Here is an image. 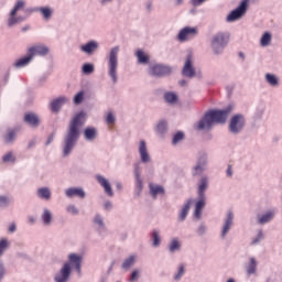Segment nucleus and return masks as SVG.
Returning <instances> with one entry per match:
<instances>
[{"label":"nucleus","mask_w":282,"mask_h":282,"mask_svg":"<svg viewBox=\"0 0 282 282\" xmlns=\"http://www.w3.org/2000/svg\"><path fill=\"white\" fill-rule=\"evenodd\" d=\"M270 43H272V34H270V32H265L260 40V45L262 47H268V45H270Z\"/></svg>","instance_id":"nucleus-31"},{"label":"nucleus","mask_w":282,"mask_h":282,"mask_svg":"<svg viewBox=\"0 0 282 282\" xmlns=\"http://www.w3.org/2000/svg\"><path fill=\"white\" fill-rule=\"evenodd\" d=\"M35 221H36V218L34 216H29L28 217V223L29 224H35Z\"/></svg>","instance_id":"nucleus-57"},{"label":"nucleus","mask_w":282,"mask_h":282,"mask_svg":"<svg viewBox=\"0 0 282 282\" xmlns=\"http://www.w3.org/2000/svg\"><path fill=\"white\" fill-rule=\"evenodd\" d=\"M15 138H17V130L9 129L7 134L4 135V142H7V144H10L11 142H14Z\"/></svg>","instance_id":"nucleus-33"},{"label":"nucleus","mask_w":282,"mask_h":282,"mask_svg":"<svg viewBox=\"0 0 282 282\" xmlns=\"http://www.w3.org/2000/svg\"><path fill=\"white\" fill-rule=\"evenodd\" d=\"M68 261L64 263L59 272H57L54 276L55 282H67L69 281V274H72V268H75L77 273L80 275V263H83V257L70 253L68 256Z\"/></svg>","instance_id":"nucleus-3"},{"label":"nucleus","mask_w":282,"mask_h":282,"mask_svg":"<svg viewBox=\"0 0 282 282\" xmlns=\"http://www.w3.org/2000/svg\"><path fill=\"white\" fill-rule=\"evenodd\" d=\"M37 197H40V199H50L52 192L47 187H41L37 189Z\"/></svg>","instance_id":"nucleus-27"},{"label":"nucleus","mask_w":282,"mask_h":282,"mask_svg":"<svg viewBox=\"0 0 282 282\" xmlns=\"http://www.w3.org/2000/svg\"><path fill=\"white\" fill-rule=\"evenodd\" d=\"M17 230V225L12 224L9 227V232H14Z\"/></svg>","instance_id":"nucleus-60"},{"label":"nucleus","mask_w":282,"mask_h":282,"mask_svg":"<svg viewBox=\"0 0 282 282\" xmlns=\"http://www.w3.org/2000/svg\"><path fill=\"white\" fill-rule=\"evenodd\" d=\"M151 239H152L153 246L155 248H158V246H160V243H162V239L160 238V231H158V230L152 231Z\"/></svg>","instance_id":"nucleus-35"},{"label":"nucleus","mask_w":282,"mask_h":282,"mask_svg":"<svg viewBox=\"0 0 282 282\" xmlns=\"http://www.w3.org/2000/svg\"><path fill=\"white\" fill-rule=\"evenodd\" d=\"M113 0H100L99 3L100 6H108V3H111Z\"/></svg>","instance_id":"nucleus-59"},{"label":"nucleus","mask_w":282,"mask_h":282,"mask_svg":"<svg viewBox=\"0 0 282 282\" xmlns=\"http://www.w3.org/2000/svg\"><path fill=\"white\" fill-rule=\"evenodd\" d=\"M164 99L169 105H175V102H177V95L175 93L167 91L164 94Z\"/></svg>","instance_id":"nucleus-34"},{"label":"nucleus","mask_w":282,"mask_h":282,"mask_svg":"<svg viewBox=\"0 0 282 282\" xmlns=\"http://www.w3.org/2000/svg\"><path fill=\"white\" fill-rule=\"evenodd\" d=\"M67 213H69L70 215H78V208H76V206L74 205H69L66 208Z\"/></svg>","instance_id":"nucleus-51"},{"label":"nucleus","mask_w":282,"mask_h":282,"mask_svg":"<svg viewBox=\"0 0 282 282\" xmlns=\"http://www.w3.org/2000/svg\"><path fill=\"white\" fill-rule=\"evenodd\" d=\"M184 268H185L184 264L178 265L177 273L174 275L175 281H180V279L184 276V272H185Z\"/></svg>","instance_id":"nucleus-41"},{"label":"nucleus","mask_w":282,"mask_h":282,"mask_svg":"<svg viewBox=\"0 0 282 282\" xmlns=\"http://www.w3.org/2000/svg\"><path fill=\"white\" fill-rule=\"evenodd\" d=\"M30 61H32V57H31L30 54H28V56L18 59L13 64V66H15V67H25V65H30Z\"/></svg>","instance_id":"nucleus-32"},{"label":"nucleus","mask_w":282,"mask_h":282,"mask_svg":"<svg viewBox=\"0 0 282 282\" xmlns=\"http://www.w3.org/2000/svg\"><path fill=\"white\" fill-rule=\"evenodd\" d=\"M3 162H14V155H12V152L7 153L2 158Z\"/></svg>","instance_id":"nucleus-50"},{"label":"nucleus","mask_w":282,"mask_h":282,"mask_svg":"<svg viewBox=\"0 0 282 282\" xmlns=\"http://www.w3.org/2000/svg\"><path fill=\"white\" fill-rule=\"evenodd\" d=\"M65 195L67 197H80V199L85 198V191L79 187H70L65 191Z\"/></svg>","instance_id":"nucleus-20"},{"label":"nucleus","mask_w":282,"mask_h":282,"mask_svg":"<svg viewBox=\"0 0 282 282\" xmlns=\"http://www.w3.org/2000/svg\"><path fill=\"white\" fill-rule=\"evenodd\" d=\"M139 155L143 164L151 162V155L149 154V149L147 148V142L144 140L139 142Z\"/></svg>","instance_id":"nucleus-14"},{"label":"nucleus","mask_w":282,"mask_h":282,"mask_svg":"<svg viewBox=\"0 0 282 282\" xmlns=\"http://www.w3.org/2000/svg\"><path fill=\"white\" fill-rule=\"evenodd\" d=\"M3 274H6V268H3V263L0 261V281L3 279Z\"/></svg>","instance_id":"nucleus-56"},{"label":"nucleus","mask_w":282,"mask_h":282,"mask_svg":"<svg viewBox=\"0 0 282 282\" xmlns=\"http://www.w3.org/2000/svg\"><path fill=\"white\" fill-rule=\"evenodd\" d=\"M204 166H206V155L198 160L197 165L194 167V175H199V173H203Z\"/></svg>","instance_id":"nucleus-24"},{"label":"nucleus","mask_w":282,"mask_h":282,"mask_svg":"<svg viewBox=\"0 0 282 282\" xmlns=\"http://www.w3.org/2000/svg\"><path fill=\"white\" fill-rule=\"evenodd\" d=\"M83 74H94V65L93 64H84L83 65Z\"/></svg>","instance_id":"nucleus-42"},{"label":"nucleus","mask_w":282,"mask_h":282,"mask_svg":"<svg viewBox=\"0 0 282 282\" xmlns=\"http://www.w3.org/2000/svg\"><path fill=\"white\" fill-rule=\"evenodd\" d=\"M118 54H120V47L115 46L107 55V72L110 80L113 84L118 83Z\"/></svg>","instance_id":"nucleus-4"},{"label":"nucleus","mask_w":282,"mask_h":282,"mask_svg":"<svg viewBox=\"0 0 282 282\" xmlns=\"http://www.w3.org/2000/svg\"><path fill=\"white\" fill-rule=\"evenodd\" d=\"M24 121L31 127H39V117L34 113H26L24 116Z\"/></svg>","instance_id":"nucleus-23"},{"label":"nucleus","mask_w":282,"mask_h":282,"mask_svg":"<svg viewBox=\"0 0 282 282\" xmlns=\"http://www.w3.org/2000/svg\"><path fill=\"white\" fill-rule=\"evenodd\" d=\"M96 50H98V42L96 41H90L80 46V52L88 55H91L94 52H96Z\"/></svg>","instance_id":"nucleus-18"},{"label":"nucleus","mask_w":282,"mask_h":282,"mask_svg":"<svg viewBox=\"0 0 282 282\" xmlns=\"http://www.w3.org/2000/svg\"><path fill=\"white\" fill-rule=\"evenodd\" d=\"M151 6H152V3H151V2H148V3H147V9H148V10H151Z\"/></svg>","instance_id":"nucleus-64"},{"label":"nucleus","mask_w":282,"mask_h":282,"mask_svg":"<svg viewBox=\"0 0 282 282\" xmlns=\"http://www.w3.org/2000/svg\"><path fill=\"white\" fill-rule=\"evenodd\" d=\"M8 248V240L7 239H1L0 240V257L6 252V249Z\"/></svg>","instance_id":"nucleus-46"},{"label":"nucleus","mask_w":282,"mask_h":282,"mask_svg":"<svg viewBox=\"0 0 282 282\" xmlns=\"http://www.w3.org/2000/svg\"><path fill=\"white\" fill-rule=\"evenodd\" d=\"M198 235H204L206 232V226L200 225L197 229Z\"/></svg>","instance_id":"nucleus-55"},{"label":"nucleus","mask_w":282,"mask_h":282,"mask_svg":"<svg viewBox=\"0 0 282 282\" xmlns=\"http://www.w3.org/2000/svg\"><path fill=\"white\" fill-rule=\"evenodd\" d=\"M105 208H106V210H109L111 208V202H106Z\"/></svg>","instance_id":"nucleus-62"},{"label":"nucleus","mask_w":282,"mask_h":282,"mask_svg":"<svg viewBox=\"0 0 282 282\" xmlns=\"http://www.w3.org/2000/svg\"><path fill=\"white\" fill-rule=\"evenodd\" d=\"M265 80H267L268 84L271 85V87H276V85H279V78H276L272 74H267L265 75Z\"/></svg>","instance_id":"nucleus-37"},{"label":"nucleus","mask_w":282,"mask_h":282,"mask_svg":"<svg viewBox=\"0 0 282 282\" xmlns=\"http://www.w3.org/2000/svg\"><path fill=\"white\" fill-rule=\"evenodd\" d=\"M137 57L139 63H149V56H147L142 51L137 52Z\"/></svg>","instance_id":"nucleus-39"},{"label":"nucleus","mask_w":282,"mask_h":282,"mask_svg":"<svg viewBox=\"0 0 282 282\" xmlns=\"http://www.w3.org/2000/svg\"><path fill=\"white\" fill-rule=\"evenodd\" d=\"M150 193L152 197H158V195H164V187L160 185L150 184Z\"/></svg>","instance_id":"nucleus-25"},{"label":"nucleus","mask_w":282,"mask_h":282,"mask_svg":"<svg viewBox=\"0 0 282 282\" xmlns=\"http://www.w3.org/2000/svg\"><path fill=\"white\" fill-rule=\"evenodd\" d=\"M227 176L232 177V166L230 165H228V169H227Z\"/></svg>","instance_id":"nucleus-58"},{"label":"nucleus","mask_w":282,"mask_h":282,"mask_svg":"<svg viewBox=\"0 0 282 282\" xmlns=\"http://www.w3.org/2000/svg\"><path fill=\"white\" fill-rule=\"evenodd\" d=\"M21 8H25V1L18 0L14 4L13 9L9 13V18H8V26L9 28H14V25H17L19 23H23V21L25 20V17L17 15V12H19V10H21Z\"/></svg>","instance_id":"nucleus-6"},{"label":"nucleus","mask_w":282,"mask_h":282,"mask_svg":"<svg viewBox=\"0 0 282 282\" xmlns=\"http://www.w3.org/2000/svg\"><path fill=\"white\" fill-rule=\"evenodd\" d=\"M156 131L159 133H164V131H166V121L164 120L160 121L156 126Z\"/></svg>","instance_id":"nucleus-43"},{"label":"nucleus","mask_w":282,"mask_h":282,"mask_svg":"<svg viewBox=\"0 0 282 282\" xmlns=\"http://www.w3.org/2000/svg\"><path fill=\"white\" fill-rule=\"evenodd\" d=\"M96 128H86L84 131V137L86 140H89L90 142L96 140Z\"/></svg>","instance_id":"nucleus-30"},{"label":"nucleus","mask_w":282,"mask_h":282,"mask_svg":"<svg viewBox=\"0 0 282 282\" xmlns=\"http://www.w3.org/2000/svg\"><path fill=\"white\" fill-rule=\"evenodd\" d=\"M234 221H235V214H232V212H228L227 216L224 219L221 231H220L221 239H226V236L228 235V232H230V228H232Z\"/></svg>","instance_id":"nucleus-10"},{"label":"nucleus","mask_w":282,"mask_h":282,"mask_svg":"<svg viewBox=\"0 0 282 282\" xmlns=\"http://www.w3.org/2000/svg\"><path fill=\"white\" fill-rule=\"evenodd\" d=\"M94 224H97L101 230L105 228V223H102V217H100V215L95 216Z\"/></svg>","instance_id":"nucleus-47"},{"label":"nucleus","mask_w":282,"mask_h":282,"mask_svg":"<svg viewBox=\"0 0 282 282\" xmlns=\"http://www.w3.org/2000/svg\"><path fill=\"white\" fill-rule=\"evenodd\" d=\"M263 239V231L259 230L257 237L252 240V246H256V243H259Z\"/></svg>","instance_id":"nucleus-49"},{"label":"nucleus","mask_w":282,"mask_h":282,"mask_svg":"<svg viewBox=\"0 0 282 282\" xmlns=\"http://www.w3.org/2000/svg\"><path fill=\"white\" fill-rule=\"evenodd\" d=\"M267 282H278V281H276V279H274V278H269V279L267 280Z\"/></svg>","instance_id":"nucleus-63"},{"label":"nucleus","mask_w":282,"mask_h":282,"mask_svg":"<svg viewBox=\"0 0 282 282\" xmlns=\"http://www.w3.org/2000/svg\"><path fill=\"white\" fill-rule=\"evenodd\" d=\"M191 206H193V198H189L181 209V213L178 215L180 221H184V219L188 217V210H191Z\"/></svg>","instance_id":"nucleus-21"},{"label":"nucleus","mask_w":282,"mask_h":282,"mask_svg":"<svg viewBox=\"0 0 282 282\" xmlns=\"http://www.w3.org/2000/svg\"><path fill=\"white\" fill-rule=\"evenodd\" d=\"M180 240L173 239L170 243V252H175L180 249Z\"/></svg>","instance_id":"nucleus-40"},{"label":"nucleus","mask_w":282,"mask_h":282,"mask_svg":"<svg viewBox=\"0 0 282 282\" xmlns=\"http://www.w3.org/2000/svg\"><path fill=\"white\" fill-rule=\"evenodd\" d=\"M52 212H50V209H44L43 214H42V221L44 224V226H50L52 224Z\"/></svg>","instance_id":"nucleus-29"},{"label":"nucleus","mask_w":282,"mask_h":282,"mask_svg":"<svg viewBox=\"0 0 282 282\" xmlns=\"http://www.w3.org/2000/svg\"><path fill=\"white\" fill-rule=\"evenodd\" d=\"M230 41V35L228 33L219 32L216 33L212 39V50L214 54H221L226 50Z\"/></svg>","instance_id":"nucleus-5"},{"label":"nucleus","mask_w":282,"mask_h":282,"mask_svg":"<svg viewBox=\"0 0 282 282\" xmlns=\"http://www.w3.org/2000/svg\"><path fill=\"white\" fill-rule=\"evenodd\" d=\"M31 12H39L42 14L45 21H50V19H52V15L54 14V9L50 7H40V8L31 9Z\"/></svg>","instance_id":"nucleus-16"},{"label":"nucleus","mask_w":282,"mask_h":282,"mask_svg":"<svg viewBox=\"0 0 282 282\" xmlns=\"http://www.w3.org/2000/svg\"><path fill=\"white\" fill-rule=\"evenodd\" d=\"M10 200L6 196H0V206H8Z\"/></svg>","instance_id":"nucleus-54"},{"label":"nucleus","mask_w":282,"mask_h":282,"mask_svg":"<svg viewBox=\"0 0 282 282\" xmlns=\"http://www.w3.org/2000/svg\"><path fill=\"white\" fill-rule=\"evenodd\" d=\"M248 3H250V0H242L240 4L227 15V23H235V21L242 19L246 12H248Z\"/></svg>","instance_id":"nucleus-7"},{"label":"nucleus","mask_w":282,"mask_h":282,"mask_svg":"<svg viewBox=\"0 0 282 282\" xmlns=\"http://www.w3.org/2000/svg\"><path fill=\"white\" fill-rule=\"evenodd\" d=\"M182 74L186 78H193V76H195V67H193V55H187Z\"/></svg>","instance_id":"nucleus-12"},{"label":"nucleus","mask_w":282,"mask_h":282,"mask_svg":"<svg viewBox=\"0 0 282 282\" xmlns=\"http://www.w3.org/2000/svg\"><path fill=\"white\" fill-rule=\"evenodd\" d=\"M248 276H252V274H257V259L250 258L249 263L246 267Z\"/></svg>","instance_id":"nucleus-22"},{"label":"nucleus","mask_w":282,"mask_h":282,"mask_svg":"<svg viewBox=\"0 0 282 282\" xmlns=\"http://www.w3.org/2000/svg\"><path fill=\"white\" fill-rule=\"evenodd\" d=\"M206 188H208V178L203 177L198 185V197H206V195L204 194Z\"/></svg>","instance_id":"nucleus-26"},{"label":"nucleus","mask_w":282,"mask_h":282,"mask_svg":"<svg viewBox=\"0 0 282 282\" xmlns=\"http://www.w3.org/2000/svg\"><path fill=\"white\" fill-rule=\"evenodd\" d=\"M139 276L140 272H138V270H134L130 276V282L138 281Z\"/></svg>","instance_id":"nucleus-53"},{"label":"nucleus","mask_w":282,"mask_h":282,"mask_svg":"<svg viewBox=\"0 0 282 282\" xmlns=\"http://www.w3.org/2000/svg\"><path fill=\"white\" fill-rule=\"evenodd\" d=\"M208 0H191V4L194 6V8H197L202 6V3H206Z\"/></svg>","instance_id":"nucleus-52"},{"label":"nucleus","mask_w":282,"mask_h":282,"mask_svg":"<svg viewBox=\"0 0 282 282\" xmlns=\"http://www.w3.org/2000/svg\"><path fill=\"white\" fill-rule=\"evenodd\" d=\"M274 219V212H268L258 218L259 224H269Z\"/></svg>","instance_id":"nucleus-28"},{"label":"nucleus","mask_w":282,"mask_h":282,"mask_svg":"<svg viewBox=\"0 0 282 282\" xmlns=\"http://www.w3.org/2000/svg\"><path fill=\"white\" fill-rule=\"evenodd\" d=\"M198 33L199 31L197 30L196 26H185L178 32L177 40L181 43H184L186 41H191V39H195V36H197Z\"/></svg>","instance_id":"nucleus-9"},{"label":"nucleus","mask_w":282,"mask_h":282,"mask_svg":"<svg viewBox=\"0 0 282 282\" xmlns=\"http://www.w3.org/2000/svg\"><path fill=\"white\" fill-rule=\"evenodd\" d=\"M86 118L87 113H85V111H80L69 122L67 133L64 138V158H67V155L74 151V147H76V142H78V138H80V127L85 124Z\"/></svg>","instance_id":"nucleus-1"},{"label":"nucleus","mask_w":282,"mask_h":282,"mask_svg":"<svg viewBox=\"0 0 282 282\" xmlns=\"http://www.w3.org/2000/svg\"><path fill=\"white\" fill-rule=\"evenodd\" d=\"M232 109H235V107L232 105H229L224 110H210L206 112L203 119H200L197 123L198 131H204V129H210L215 123L224 124Z\"/></svg>","instance_id":"nucleus-2"},{"label":"nucleus","mask_w":282,"mask_h":282,"mask_svg":"<svg viewBox=\"0 0 282 282\" xmlns=\"http://www.w3.org/2000/svg\"><path fill=\"white\" fill-rule=\"evenodd\" d=\"M246 127V117L243 115H235L229 122L230 133H241Z\"/></svg>","instance_id":"nucleus-8"},{"label":"nucleus","mask_w":282,"mask_h":282,"mask_svg":"<svg viewBox=\"0 0 282 282\" xmlns=\"http://www.w3.org/2000/svg\"><path fill=\"white\" fill-rule=\"evenodd\" d=\"M106 122L107 124H113L116 122V117L113 116L112 112H108L106 117Z\"/></svg>","instance_id":"nucleus-48"},{"label":"nucleus","mask_w":282,"mask_h":282,"mask_svg":"<svg viewBox=\"0 0 282 282\" xmlns=\"http://www.w3.org/2000/svg\"><path fill=\"white\" fill-rule=\"evenodd\" d=\"M50 53V48L43 44H37L29 47L28 54L31 55V58H34V56H47Z\"/></svg>","instance_id":"nucleus-11"},{"label":"nucleus","mask_w":282,"mask_h":282,"mask_svg":"<svg viewBox=\"0 0 282 282\" xmlns=\"http://www.w3.org/2000/svg\"><path fill=\"white\" fill-rule=\"evenodd\" d=\"M204 206H206V196L198 197V200L195 204V212H194V216L196 217V219L202 218V210Z\"/></svg>","instance_id":"nucleus-19"},{"label":"nucleus","mask_w":282,"mask_h":282,"mask_svg":"<svg viewBox=\"0 0 282 282\" xmlns=\"http://www.w3.org/2000/svg\"><path fill=\"white\" fill-rule=\"evenodd\" d=\"M67 102H69V99L67 97H58L57 99H54L51 102V111H53L54 113L61 111V107H63V105Z\"/></svg>","instance_id":"nucleus-17"},{"label":"nucleus","mask_w":282,"mask_h":282,"mask_svg":"<svg viewBox=\"0 0 282 282\" xmlns=\"http://www.w3.org/2000/svg\"><path fill=\"white\" fill-rule=\"evenodd\" d=\"M85 96V93L79 91L77 95H75L74 102L75 105H80L83 102V98Z\"/></svg>","instance_id":"nucleus-45"},{"label":"nucleus","mask_w":282,"mask_h":282,"mask_svg":"<svg viewBox=\"0 0 282 282\" xmlns=\"http://www.w3.org/2000/svg\"><path fill=\"white\" fill-rule=\"evenodd\" d=\"M134 175H135V186H137V189L140 192L142 191V178L140 177V170L138 167L134 169Z\"/></svg>","instance_id":"nucleus-38"},{"label":"nucleus","mask_w":282,"mask_h":282,"mask_svg":"<svg viewBox=\"0 0 282 282\" xmlns=\"http://www.w3.org/2000/svg\"><path fill=\"white\" fill-rule=\"evenodd\" d=\"M96 180L100 186H102L106 194H108L109 197H113V191L111 189V184L109 183V180L105 178L102 175H97Z\"/></svg>","instance_id":"nucleus-15"},{"label":"nucleus","mask_w":282,"mask_h":282,"mask_svg":"<svg viewBox=\"0 0 282 282\" xmlns=\"http://www.w3.org/2000/svg\"><path fill=\"white\" fill-rule=\"evenodd\" d=\"M53 141H54V134H51L46 141V144H52Z\"/></svg>","instance_id":"nucleus-61"},{"label":"nucleus","mask_w":282,"mask_h":282,"mask_svg":"<svg viewBox=\"0 0 282 282\" xmlns=\"http://www.w3.org/2000/svg\"><path fill=\"white\" fill-rule=\"evenodd\" d=\"M151 76H169L171 74V67L162 64H155L150 68Z\"/></svg>","instance_id":"nucleus-13"},{"label":"nucleus","mask_w":282,"mask_h":282,"mask_svg":"<svg viewBox=\"0 0 282 282\" xmlns=\"http://www.w3.org/2000/svg\"><path fill=\"white\" fill-rule=\"evenodd\" d=\"M133 263H135V256H130L122 263L123 270H129V268H131V265H133Z\"/></svg>","instance_id":"nucleus-36"},{"label":"nucleus","mask_w":282,"mask_h":282,"mask_svg":"<svg viewBox=\"0 0 282 282\" xmlns=\"http://www.w3.org/2000/svg\"><path fill=\"white\" fill-rule=\"evenodd\" d=\"M181 140H184V132H177L174 134L172 144H177V142H181Z\"/></svg>","instance_id":"nucleus-44"}]
</instances>
